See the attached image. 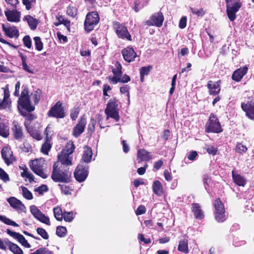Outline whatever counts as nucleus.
Returning a JSON list of instances; mask_svg holds the SVG:
<instances>
[{
  "mask_svg": "<svg viewBox=\"0 0 254 254\" xmlns=\"http://www.w3.org/2000/svg\"><path fill=\"white\" fill-rule=\"evenodd\" d=\"M68 170L61 167L59 163H54L51 175L52 179L55 182L69 183L71 181V173Z\"/></svg>",
  "mask_w": 254,
  "mask_h": 254,
  "instance_id": "nucleus-1",
  "label": "nucleus"
},
{
  "mask_svg": "<svg viewBox=\"0 0 254 254\" xmlns=\"http://www.w3.org/2000/svg\"><path fill=\"white\" fill-rule=\"evenodd\" d=\"M17 103L18 109L21 112V115L23 116H26V112H22L23 111L30 113L35 110V106L32 105L30 100L27 87H25L22 90L21 95L18 99Z\"/></svg>",
  "mask_w": 254,
  "mask_h": 254,
  "instance_id": "nucleus-2",
  "label": "nucleus"
},
{
  "mask_svg": "<svg viewBox=\"0 0 254 254\" xmlns=\"http://www.w3.org/2000/svg\"><path fill=\"white\" fill-rule=\"evenodd\" d=\"M118 107V100L116 98L110 99L105 110L106 119L110 118L114 119L116 122H119L120 119Z\"/></svg>",
  "mask_w": 254,
  "mask_h": 254,
  "instance_id": "nucleus-3",
  "label": "nucleus"
},
{
  "mask_svg": "<svg viewBox=\"0 0 254 254\" xmlns=\"http://www.w3.org/2000/svg\"><path fill=\"white\" fill-rule=\"evenodd\" d=\"M100 16L97 11L89 12L86 15L84 22V29L87 33H90L94 30L99 23Z\"/></svg>",
  "mask_w": 254,
  "mask_h": 254,
  "instance_id": "nucleus-4",
  "label": "nucleus"
},
{
  "mask_svg": "<svg viewBox=\"0 0 254 254\" xmlns=\"http://www.w3.org/2000/svg\"><path fill=\"white\" fill-rule=\"evenodd\" d=\"M226 13L229 19L234 21L236 18V13L242 6L241 0H225Z\"/></svg>",
  "mask_w": 254,
  "mask_h": 254,
  "instance_id": "nucleus-5",
  "label": "nucleus"
},
{
  "mask_svg": "<svg viewBox=\"0 0 254 254\" xmlns=\"http://www.w3.org/2000/svg\"><path fill=\"white\" fill-rule=\"evenodd\" d=\"M205 131L206 133H220L223 131L220 123L217 116L213 113H211L208 121L205 126Z\"/></svg>",
  "mask_w": 254,
  "mask_h": 254,
  "instance_id": "nucleus-6",
  "label": "nucleus"
},
{
  "mask_svg": "<svg viewBox=\"0 0 254 254\" xmlns=\"http://www.w3.org/2000/svg\"><path fill=\"white\" fill-rule=\"evenodd\" d=\"M47 116L49 118H64L65 117V112L63 103L60 101L57 102L48 111Z\"/></svg>",
  "mask_w": 254,
  "mask_h": 254,
  "instance_id": "nucleus-7",
  "label": "nucleus"
},
{
  "mask_svg": "<svg viewBox=\"0 0 254 254\" xmlns=\"http://www.w3.org/2000/svg\"><path fill=\"white\" fill-rule=\"evenodd\" d=\"M113 28L119 38L131 41L132 38L126 26L117 21L113 22Z\"/></svg>",
  "mask_w": 254,
  "mask_h": 254,
  "instance_id": "nucleus-8",
  "label": "nucleus"
},
{
  "mask_svg": "<svg viewBox=\"0 0 254 254\" xmlns=\"http://www.w3.org/2000/svg\"><path fill=\"white\" fill-rule=\"evenodd\" d=\"M88 166L86 164L80 163L74 172L75 180L79 183L84 182L88 175Z\"/></svg>",
  "mask_w": 254,
  "mask_h": 254,
  "instance_id": "nucleus-9",
  "label": "nucleus"
},
{
  "mask_svg": "<svg viewBox=\"0 0 254 254\" xmlns=\"http://www.w3.org/2000/svg\"><path fill=\"white\" fill-rule=\"evenodd\" d=\"M44 160L35 159L31 161L29 165L30 169L35 174L43 179H46L48 175L44 172Z\"/></svg>",
  "mask_w": 254,
  "mask_h": 254,
  "instance_id": "nucleus-10",
  "label": "nucleus"
},
{
  "mask_svg": "<svg viewBox=\"0 0 254 254\" xmlns=\"http://www.w3.org/2000/svg\"><path fill=\"white\" fill-rule=\"evenodd\" d=\"M164 20V16L163 13L159 11L152 14L149 18L144 22V24L148 26H155L161 27Z\"/></svg>",
  "mask_w": 254,
  "mask_h": 254,
  "instance_id": "nucleus-11",
  "label": "nucleus"
},
{
  "mask_svg": "<svg viewBox=\"0 0 254 254\" xmlns=\"http://www.w3.org/2000/svg\"><path fill=\"white\" fill-rule=\"evenodd\" d=\"M12 135L13 138L21 141L24 138V132L22 126L18 122L14 121L11 128Z\"/></svg>",
  "mask_w": 254,
  "mask_h": 254,
  "instance_id": "nucleus-12",
  "label": "nucleus"
},
{
  "mask_svg": "<svg viewBox=\"0 0 254 254\" xmlns=\"http://www.w3.org/2000/svg\"><path fill=\"white\" fill-rule=\"evenodd\" d=\"M30 209L31 213L38 220L46 225H51L49 218L43 213L37 206L32 205L30 206Z\"/></svg>",
  "mask_w": 254,
  "mask_h": 254,
  "instance_id": "nucleus-13",
  "label": "nucleus"
},
{
  "mask_svg": "<svg viewBox=\"0 0 254 254\" xmlns=\"http://www.w3.org/2000/svg\"><path fill=\"white\" fill-rule=\"evenodd\" d=\"M115 66V67L112 68V72L114 75L113 76H109L108 79L110 82L117 84L120 81L119 77L122 76V65L119 61H116Z\"/></svg>",
  "mask_w": 254,
  "mask_h": 254,
  "instance_id": "nucleus-14",
  "label": "nucleus"
},
{
  "mask_svg": "<svg viewBox=\"0 0 254 254\" xmlns=\"http://www.w3.org/2000/svg\"><path fill=\"white\" fill-rule=\"evenodd\" d=\"M86 125V118L85 114L80 117L79 120L72 131V135L76 137L82 134L85 129Z\"/></svg>",
  "mask_w": 254,
  "mask_h": 254,
  "instance_id": "nucleus-15",
  "label": "nucleus"
},
{
  "mask_svg": "<svg viewBox=\"0 0 254 254\" xmlns=\"http://www.w3.org/2000/svg\"><path fill=\"white\" fill-rule=\"evenodd\" d=\"M121 53L124 60L128 63L134 61L135 58L137 57L136 53L131 46L123 49Z\"/></svg>",
  "mask_w": 254,
  "mask_h": 254,
  "instance_id": "nucleus-16",
  "label": "nucleus"
},
{
  "mask_svg": "<svg viewBox=\"0 0 254 254\" xmlns=\"http://www.w3.org/2000/svg\"><path fill=\"white\" fill-rule=\"evenodd\" d=\"M10 206L15 209L18 213L25 212L26 207L24 204L15 197L11 196L7 199Z\"/></svg>",
  "mask_w": 254,
  "mask_h": 254,
  "instance_id": "nucleus-17",
  "label": "nucleus"
},
{
  "mask_svg": "<svg viewBox=\"0 0 254 254\" xmlns=\"http://www.w3.org/2000/svg\"><path fill=\"white\" fill-rule=\"evenodd\" d=\"M221 80H219L216 82L209 80L207 83V88L209 94L210 95H218L221 91Z\"/></svg>",
  "mask_w": 254,
  "mask_h": 254,
  "instance_id": "nucleus-18",
  "label": "nucleus"
},
{
  "mask_svg": "<svg viewBox=\"0 0 254 254\" xmlns=\"http://www.w3.org/2000/svg\"><path fill=\"white\" fill-rule=\"evenodd\" d=\"M1 153L2 158L7 165L12 164L16 160L15 158L13 155V152L10 148L8 147H3L1 151Z\"/></svg>",
  "mask_w": 254,
  "mask_h": 254,
  "instance_id": "nucleus-19",
  "label": "nucleus"
},
{
  "mask_svg": "<svg viewBox=\"0 0 254 254\" xmlns=\"http://www.w3.org/2000/svg\"><path fill=\"white\" fill-rule=\"evenodd\" d=\"M241 108L249 119L254 121V101L242 103Z\"/></svg>",
  "mask_w": 254,
  "mask_h": 254,
  "instance_id": "nucleus-20",
  "label": "nucleus"
},
{
  "mask_svg": "<svg viewBox=\"0 0 254 254\" xmlns=\"http://www.w3.org/2000/svg\"><path fill=\"white\" fill-rule=\"evenodd\" d=\"M2 31L4 32L5 35L9 38H15L17 39L19 34L18 30L14 26H10L8 23L6 25L2 24Z\"/></svg>",
  "mask_w": 254,
  "mask_h": 254,
  "instance_id": "nucleus-21",
  "label": "nucleus"
},
{
  "mask_svg": "<svg viewBox=\"0 0 254 254\" xmlns=\"http://www.w3.org/2000/svg\"><path fill=\"white\" fill-rule=\"evenodd\" d=\"M6 232L11 237L17 240L18 242L23 246L27 248H30L31 245L28 243L25 237L21 234L11 231L9 229H7Z\"/></svg>",
  "mask_w": 254,
  "mask_h": 254,
  "instance_id": "nucleus-22",
  "label": "nucleus"
},
{
  "mask_svg": "<svg viewBox=\"0 0 254 254\" xmlns=\"http://www.w3.org/2000/svg\"><path fill=\"white\" fill-rule=\"evenodd\" d=\"M191 212L193 213L194 219L202 220L204 218V212L201 209L200 205L198 203H193L191 207Z\"/></svg>",
  "mask_w": 254,
  "mask_h": 254,
  "instance_id": "nucleus-23",
  "label": "nucleus"
},
{
  "mask_svg": "<svg viewBox=\"0 0 254 254\" xmlns=\"http://www.w3.org/2000/svg\"><path fill=\"white\" fill-rule=\"evenodd\" d=\"M69 156V155L61 153L58 155V160L55 163H59L61 164V167L69 169L67 166L72 165V157H70Z\"/></svg>",
  "mask_w": 254,
  "mask_h": 254,
  "instance_id": "nucleus-24",
  "label": "nucleus"
},
{
  "mask_svg": "<svg viewBox=\"0 0 254 254\" xmlns=\"http://www.w3.org/2000/svg\"><path fill=\"white\" fill-rule=\"evenodd\" d=\"M248 68L246 66L240 67L235 70L232 75V79L236 82H240L243 77L246 74Z\"/></svg>",
  "mask_w": 254,
  "mask_h": 254,
  "instance_id": "nucleus-25",
  "label": "nucleus"
},
{
  "mask_svg": "<svg viewBox=\"0 0 254 254\" xmlns=\"http://www.w3.org/2000/svg\"><path fill=\"white\" fill-rule=\"evenodd\" d=\"M7 19L9 22H18L20 21V13L17 10H7L4 12Z\"/></svg>",
  "mask_w": 254,
  "mask_h": 254,
  "instance_id": "nucleus-26",
  "label": "nucleus"
},
{
  "mask_svg": "<svg viewBox=\"0 0 254 254\" xmlns=\"http://www.w3.org/2000/svg\"><path fill=\"white\" fill-rule=\"evenodd\" d=\"M232 176L234 183L238 186L244 187L246 184L247 180L241 175L235 173V170L232 171Z\"/></svg>",
  "mask_w": 254,
  "mask_h": 254,
  "instance_id": "nucleus-27",
  "label": "nucleus"
},
{
  "mask_svg": "<svg viewBox=\"0 0 254 254\" xmlns=\"http://www.w3.org/2000/svg\"><path fill=\"white\" fill-rule=\"evenodd\" d=\"M92 155L93 153L91 147L85 146L82 156V160L83 161V163L86 164L90 162Z\"/></svg>",
  "mask_w": 254,
  "mask_h": 254,
  "instance_id": "nucleus-28",
  "label": "nucleus"
},
{
  "mask_svg": "<svg viewBox=\"0 0 254 254\" xmlns=\"http://www.w3.org/2000/svg\"><path fill=\"white\" fill-rule=\"evenodd\" d=\"M5 244L13 254H23V251L17 244L10 242L8 239L5 240Z\"/></svg>",
  "mask_w": 254,
  "mask_h": 254,
  "instance_id": "nucleus-29",
  "label": "nucleus"
},
{
  "mask_svg": "<svg viewBox=\"0 0 254 254\" xmlns=\"http://www.w3.org/2000/svg\"><path fill=\"white\" fill-rule=\"evenodd\" d=\"M137 157L141 161H148L152 158L150 153L145 149H140L137 150Z\"/></svg>",
  "mask_w": 254,
  "mask_h": 254,
  "instance_id": "nucleus-30",
  "label": "nucleus"
},
{
  "mask_svg": "<svg viewBox=\"0 0 254 254\" xmlns=\"http://www.w3.org/2000/svg\"><path fill=\"white\" fill-rule=\"evenodd\" d=\"M25 127L28 132L33 138L37 140H41L42 139V136L39 130L32 126H28L25 125Z\"/></svg>",
  "mask_w": 254,
  "mask_h": 254,
  "instance_id": "nucleus-31",
  "label": "nucleus"
},
{
  "mask_svg": "<svg viewBox=\"0 0 254 254\" xmlns=\"http://www.w3.org/2000/svg\"><path fill=\"white\" fill-rule=\"evenodd\" d=\"M153 192L157 196H161L163 194V188L161 183L158 181H154L152 184Z\"/></svg>",
  "mask_w": 254,
  "mask_h": 254,
  "instance_id": "nucleus-32",
  "label": "nucleus"
},
{
  "mask_svg": "<svg viewBox=\"0 0 254 254\" xmlns=\"http://www.w3.org/2000/svg\"><path fill=\"white\" fill-rule=\"evenodd\" d=\"M148 2V0H134L132 8L135 12H138L139 10L147 5Z\"/></svg>",
  "mask_w": 254,
  "mask_h": 254,
  "instance_id": "nucleus-33",
  "label": "nucleus"
},
{
  "mask_svg": "<svg viewBox=\"0 0 254 254\" xmlns=\"http://www.w3.org/2000/svg\"><path fill=\"white\" fill-rule=\"evenodd\" d=\"M51 140V139H49L48 137H45V141L42 145L41 152L45 155H48L49 152L52 147V144L50 143Z\"/></svg>",
  "mask_w": 254,
  "mask_h": 254,
  "instance_id": "nucleus-34",
  "label": "nucleus"
},
{
  "mask_svg": "<svg viewBox=\"0 0 254 254\" xmlns=\"http://www.w3.org/2000/svg\"><path fill=\"white\" fill-rule=\"evenodd\" d=\"M178 250L179 251L185 254L189 253L188 240L187 239H184L179 242Z\"/></svg>",
  "mask_w": 254,
  "mask_h": 254,
  "instance_id": "nucleus-35",
  "label": "nucleus"
},
{
  "mask_svg": "<svg viewBox=\"0 0 254 254\" xmlns=\"http://www.w3.org/2000/svg\"><path fill=\"white\" fill-rule=\"evenodd\" d=\"M152 65H148L147 66H142L140 69V81L141 82H143L144 81L145 75H147L150 73V71L152 69Z\"/></svg>",
  "mask_w": 254,
  "mask_h": 254,
  "instance_id": "nucleus-36",
  "label": "nucleus"
},
{
  "mask_svg": "<svg viewBox=\"0 0 254 254\" xmlns=\"http://www.w3.org/2000/svg\"><path fill=\"white\" fill-rule=\"evenodd\" d=\"M75 148V147L73 141L70 140L66 143L64 148L61 153L67 155L71 154L74 152Z\"/></svg>",
  "mask_w": 254,
  "mask_h": 254,
  "instance_id": "nucleus-37",
  "label": "nucleus"
},
{
  "mask_svg": "<svg viewBox=\"0 0 254 254\" xmlns=\"http://www.w3.org/2000/svg\"><path fill=\"white\" fill-rule=\"evenodd\" d=\"M18 54L22 61L23 69L28 73H33V70L30 69V68L28 66L26 63L27 56L24 55V54L20 52H18Z\"/></svg>",
  "mask_w": 254,
  "mask_h": 254,
  "instance_id": "nucleus-38",
  "label": "nucleus"
},
{
  "mask_svg": "<svg viewBox=\"0 0 254 254\" xmlns=\"http://www.w3.org/2000/svg\"><path fill=\"white\" fill-rule=\"evenodd\" d=\"M24 19H25L29 26L30 29L32 30H34L36 29L37 26L38 24V22L37 20L35 18H33L32 16L30 15H26L24 17Z\"/></svg>",
  "mask_w": 254,
  "mask_h": 254,
  "instance_id": "nucleus-39",
  "label": "nucleus"
},
{
  "mask_svg": "<svg viewBox=\"0 0 254 254\" xmlns=\"http://www.w3.org/2000/svg\"><path fill=\"white\" fill-rule=\"evenodd\" d=\"M214 212H225L224 205L219 197L215 199L214 203Z\"/></svg>",
  "mask_w": 254,
  "mask_h": 254,
  "instance_id": "nucleus-40",
  "label": "nucleus"
},
{
  "mask_svg": "<svg viewBox=\"0 0 254 254\" xmlns=\"http://www.w3.org/2000/svg\"><path fill=\"white\" fill-rule=\"evenodd\" d=\"M4 97L2 102L0 104V108H6L7 103L6 102V100L9 97V85L7 84L4 88Z\"/></svg>",
  "mask_w": 254,
  "mask_h": 254,
  "instance_id": "nucleus-41",
  "label": "nucleus"
},
{
  "mask_svg": "<svg viewBox=\"0 0 254 254\" xmlns=\"http://www.w3.org/2000/svg\"><path fill=\"white\" fill-rule=\"evenodd\" d=\"M9 134V128L8 126L3 123H0V135L6 138Z\"/></svg>",
  "mask_w": 254,
  "mask_h": 254,
  "instance_id": "nucleus-42",
  "label": "nucleus"
},
{
  "mask_svg": "<svg viewBox=\"0 0 254 254\" xmlns=\"http://www.w3.org/2000/svg\"><path fill=\"white\" fill-rule=\"evenodd\" d=\"M41 90L38 89L33 92H32L30 96V100L34 101V106L37 105L39 102L40 99Z\"/></svg>",
  "mask_w": 254,
  "mask_h": 254,
  "instance_id": "nucleus-43",
  "label": "nucleus"
},
{
  "mask_svg": "<svg viewBox=\"0 0 254 254\" xmlns=\"http://www.w3.org/2000/svg\"><path fill=\"white\" fill-rule=\"evenodd\" d=\"M54 216L58 221H62L63 219L64 213L60 207H56L53 209Z\"/></svg>",
  "mask_w": 254,
  "mask_h": 254,
  "instance_id": "nucleus-44",
  "label": "nucleus"
},
{
  "mask_svg": "<svg viewBox=\"0 0 254 254\" xmlns=\"http://www.w3.org/2000/svg\"><path fill=\"white\" fill-rule=\"evenodd\" d=\"M0 221H2L7 225H10L14 227L19 226L18 224H17L15 222L10 220L9 218L6 217L4 215H0Z\"/></svg>",
  "mask_w": 254,
  "mask_h": 254,
  "instance_id": "nucleus-45",
  "label": "nucleus"
},
{
  "mask_svg": "<svg viewBox=\"0 0 254 254\" xmlns=\"http://www.w3.org/2000/svg\"><path fill=\"white\" fill-rule=\"evenodd\" d=\"M23 171L21 172V176L22 177H25L28 179L30 183H32L34 181V176L29 172L28 171L27 168L25 167V168H22Z\"/></svg>",
  "mask_w": 254,
  "mask_h": 254,
  "instance_id": "nucleus-46",
  "label": "nucleus"
},
{
  "mask_svg": "<svg viewBox=\"0 0 254 254\" xmlns=\"http://www.w3.org/2000/svg\"><path fill=\"white\" fill-rule=\"evenodd\" d=\"M204 149L209 154L213 155H216L218 152V149L216 147L209 144H205Z\"/></svg>",
  "mask_w": 254,
  "mask_h": 254,
  "instance_id": "nucleus-47",
  "label": "nucleus"
},
{
  "mask_svg": "<svg viewBox=\"0 0 254 254\" xmlns=\"http://www.w3.org/2000/svg\"><path fill=\"white\" fill-rule=\"evenodd\" d=\"M22 191L23 196L28 200H31L33 199V194L31 192L25 187H21Z\"/></svg>",
  "mask_w": 254,
  "mask_h": 254,
  "instance_id": "nucleus-48",
  "label": "nucleus"
},
{
  "mask_svg": "<svg viewBox=\"0 0 254 254\" xmlns=\"http://www.w3.org/2000/svg\"><path fill=\"white\" fill-rule=\"evenodd\" d=\"M67 233V230L65 227L59 226L57 227L56 234L60 237H64Z\"/></svg>",
  "mask_w": 254,
  "mask_h": 254,
  "instance_id": "nucleus-49",
  "label": "nucleus"
},
{
  "mask_svg": "<svg viewBox=\"0 0 254 254\" xmlns=\"http://www.w3.org/2000/svg\"><path fill=\"white\" fill-rule=\"evenodd\" d=\"M33 39L34 41L36 49L38 51H42L43 48V43L41 41L40 37L36 36Z\"/></svg>",
  "mask_w": 254,
  "mask_h": 254,
  "instance_id": "nucleus-50",
  "label": "nucleus"
},
{
  "mask_svg": "<svg viewBox=\"0 0 254 254\" xmlns=\"http://www.w3.org/2000/svg\"><path fill=\"white\" fill-rule=\"evenodd\" d=\"M214 216L218 222H223L226 220L225 212H214Z\"/></svg>",
  "mask_w": 254,
  "mask_h": 254,
  "instance_id": "nucleus-51",
  "label": "nucleus"
},
{
  "mask_svg": "<svg viewBox=\"0 0 254 254\" xmlns=\"http://www.w3.org/2000/svg\"><path fill=\"white\" fill-rule=\"evenodd\" d=\"M236 151L240 154H243L247 151V147L241 142H238L236 146Z\"/></svg>",
  "mask_w": 254,
  "mask_h": 254,
  "instance_id": "nucleus-52",
  "label": "nucleus"
},
{
  "mask_svg": "<svg viewBox=\"0 0 254 254\" xmlns=\"http://www.w3.org/2000/svg\"><path fill=\"white\" fill-rule=\"evenodd\" d=\"M61 191L65 195L71 194L72 190L71 187L65 185L59 184Z\"/></svg>",
  "mask_w": 254,
  "mask_h": 254,
  "instance_id": "nucleus-53",
  "label": "nucleus"
},
{
  "mask_svg": "<svg viewBox=\"0 0 254 254\" xmlns=\"http://www.w3.org/2000/svg\"><path fill=\"white\" fill-rule=\"evenodd\" d=\"M22 3L25 6L27 10H30L34 6L36 2V0H22Z\"/></svg>",
  "mask_w": 254,
  "mask_h": 254,
  "instance_id": "nucleus-54",
  "label": "nucleus"
},
{
  "mask_svg": "<svg viewBox=\"0 0 254 254\" xmlns=\"http://www.w3.org/2000/svg\"><path fill=\"white\" fill-rule=\"evenodd\" d=\"M30 254H54V253L48 249L42 247L37 249L35 252L30 253Z\"/></svg>",
  "mask_w": 254,
  "mask_h": 254,
  "instance_id": "nucleus-55",
  "label": "nucleus"
},
{
  "mask_svg": "<svg viewBox=\"0 0 254 254\" xmlns=\"http://www.w3.org/2000/svg\"><path fill=\"white\" fill-rule=\"evenodd\" d=\"M96 123V121L94 118L90 119V123L88 127V132L90 135H91L94 132Z\"/></svg>",
  "mask_w": 254,
  "mask_h": 254,
  "instance_id": "nucleus-56",
  "label": "nucleus"
},
{
  "mask_svg": "<svg viewBox=\"0 0 254 254\" xmlns=\"http://www.w3.org/2000/svg\"><path fill=\"white\" fill-rule=\"evenodd\" d=\"M36 231L37 233L40 235L44 239L48 240L49 238V234L44 229L38 227Z\"/></svg>",
  "mask_w": 254,
  "mask_h": 254,
  "instance_id": "nucleus-57",
  "label": "nucleus"
},
{
  "mask_svg": "<svg viewBox=\"0 0 254 254\" xmlns=\"http://www.w3.org/2000/svg\"><path fill=\"white\" fill-rule=\"evenodd\" d=\"M63 219L66 222H71L73 219V212L72 211L64 212Z\"/></svg>",
  "mask_w": 254,
  "mask_h": 254,
  "instance_id": "nucleus-58",
  "label": "nucleus"
},
{
  "mask_svg": "<svg viewBox=\"0 0 254 254\" xmlns=\"http://www.w3.org/2000/svg\"><path fill=\"white\" fill-rule=\"evenodd\" d=\"M190 11L192 14H195L197 16H202L205 13V11L202 8H200L199 9L190 8Z\"/></svg>",
  "mask_w": 254,
  "mask_h": 254,
  "instance_id": "nucleus-59",
  "label": "nucleus"
},
{
  "mask_svg": "<svg viewBox=\"0 0 254 254\" xmlns=\"http://www.w3.org/2000/svg\"><path fill=\"white\" fill-rule=\"evenodd\" d=\"M23 43L25 47L30 49L32 47V41L29 35L25 36L23 38Z\"/></svg>",
  "mask_w": 254,
  "mask_h": 254,
  "instance_id": "nucleus-60",
  "label": "nucleus"
},
{
  "mask_svg": "<svg viewBox=\"0 0 254 254\" xmlns=\"http://www.w3.org/2000/svg\"><path fill=\"white\" fill-rule=\"evenodd\" d=\"M48 190V188L46 185H42L34 189V191L38 192L40 195H42L44 192L47 191Z\"/></svg>",
  "mask_w": 254,
  "mask_h": 254,
  "instance_id": "nucleus-61",
  "label": "nucleus"
},
{
  "mask_svg": "<svg viewBox=\"0 0 254 254\" xmlns=\"http://www.w3.org/2000/svg\"><path fill=\"white\" fill-rule=\"evenodd\" d=\"M0 179L4 182L9 181L10 180L8 175L1 168H0Z\"/></svg>",
  "mask_w": 254,
  "mask_h": 254,
  "instance_id": "nucleus-62",
  "label": "nucleus"
},
{
  "mask_svg": "<svg viewBox=\"0 0 254 254\" xmlns=\"http://www.w3.org/2000/svg\"><path fill=\"white\" fill-rule=\"evenodd\" d=\"M66 13L68 15L74 17L76 15V9L73 6H69L67 7Z\"/></svg>",
  "mask_w": 254,
  "mask_h": 254,
  "instance_id": "nucleus-63",
  "label": "nucleus"
},
{
  "mask_svg": "<svg viewBox=\"0 0 254 254\" xmlns=\"http://www.w3.org/2000/svg\"><path fill=\"white\" fill-rule=\"evenodd\" d=\"M79 113V108H76L74 110H71L70 116L72 121H75Z\"/></svg>",
  "mask_w": 254,
  "mask_h": 254,
  "instance_id": "nucleus-64",
  "label": "nucleus"
}]
</instances>
